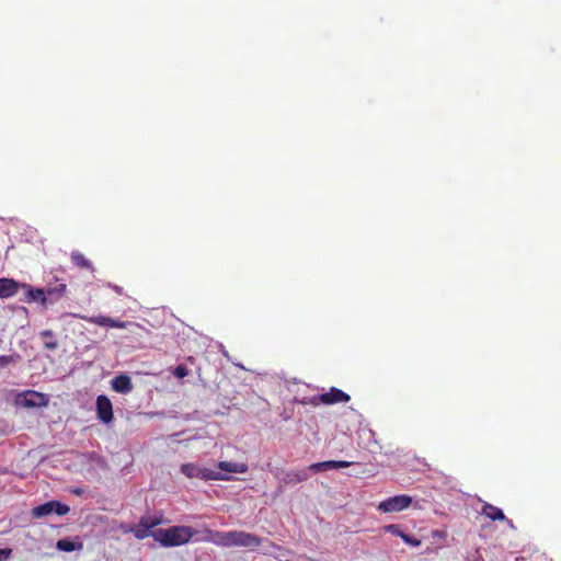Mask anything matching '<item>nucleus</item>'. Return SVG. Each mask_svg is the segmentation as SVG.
I'll return each mask as SVG.
<instances>
[{
    "instance_id": "obj_1",
    "label": "nucleus",
    "mask_w": 561,
    "mask_h": 561,
    "mask_svg": "<svg viewBox=\"0 0 561 561\" xmlns=\"http://www.w3.org/2000/svg\"><path fill=\"white\" fill-rule=\"evenodd\" d=\"M202 535L195 541L213 542L218 547H243V548H257L262 543L261 537L244 533V530H214L205 528L199 530Z\"/></svg>"
},
{
    "instance_id": "obj_2",
    "label": "nucleus",
    "mask_w": 561,
    "mask_h": 561,
    "mask_svg": "<svg viewBox=\"0 0 561 561\" xmlns=\"http://www.w3.org/2000/svg\"><path fill=\"white\" fill-rule=\"evenodd\" d=\"M195 535H199V530L188 526H174L167 529L159 528L152 530L154 540L165 548L181 547V545L190 542Z\"/></svg>"
},
{
    "instance_id": "obj_3",
    "label": "nucleus",
    "mask_w": 561,
    "mask_h": 561,
    "mask_svg": "<svg viewBox=\"0 0 561 561\" xmlns=\"http://www.w3.org/2000/svg\"><path fill=\"white\" fill-rule=\"evenodd\" d=\"M351 400L350 394L340 390V388L331 387L330 391L316 394L314 397L308 400V403L318 407V405H332L337 404V402H347Z\"/></svg>"
},
{
    "instance_id": "obj_4",
    "label": "nucleus",
    "mask_w": 561,
    "mask_h": 561,
    "mask_svg": "<svg viewBox=\"0 0 561 561\" xmlns=\"http://www.w3.org/2000/svg\"><path fill=\"white\" fill-rule=\"evenodd\" d=\"M181 472L187 478H199L204 480H228L229 477L224 474L221 471H215L211 469H203L194 463H184L181 466Z\"/></svg>"
},
{
    "instance_id": "obj_5",
    "label": "nucleus",
    "mask_w": 561,
    "mask_h": 561,
    "mask_svg": "<svg viewBox=\"0 0 561 561\" xmlns=\"http://www.w3.org/2000/svg\"><path fill=\"white\" fill-rule=\"evenodd\" d=\"M411 503L412 496L410 495H394L380 502L378 510L385 512L386 514H391V512H401L409 508Z\"/></svg>"
},
{
    "instance_id": "obj_6",
    "label": "nucleus",
    "mask_w": 561,
    "mask_h": 561,
    "mask_svg": "<svg viewBox=\"0 0 561 561\" xmlns=\"http://www.w3.org/2000/svg\"><path fill=\"white\" fill-rule=\"evenodd\" d=\"M18 402L26 408H35L47 405L48 400L44 393L37 391H25L18 394Z\"/></svg>"
},
{
    "instance_id": "obj_7",
    "label": "nucleus",
    "mask_w": 561,
    "mask_h": 561,
    "mask_svg": "<svg viewBox=\"0 0 561 561\" xmlns=\"http://www.w3.org/2000/svg\"><path fill=\"white\" fill-rule=\"evenodd\" d=\"M96 414L104 424H110L114 419L113 405L110 398L105 397V394H99L96 399Z\"/></svg>"
},
{
    "instance_id": "obj_8",
    "label": "nucleus",
    "mask_w": 561,
    "mask_h": 561,
    "mask_svg": "<svg viewBox=\"0 0 561 561\" xmlns=\"http://www.w3.org/2000/svg\"><path fill=\"white\" fill-rule=\"evenodd\" d=\"M310 474L308 469L301 470H293V471H283L279 477V481L283 484H296L305 482V480L309 479Z\"/></svg>"
},
{
    "instance_id": "obj_9",
    "label": "nucleus",
    "mask_w": 561,
    "mask_h": 561,
    "mask_svg": "<svg viewBox=\"0 0 561 561\" xmlns=\"http://www.w3.org/2000/svg\"><path fill=\"white\" fill-rule=\"evenodd\" d=\"M20 288L24 290V299L26 302H39L42 305H45L46 294L44 289L32 288L30 284H20Z\"/></svg>"
},
{
    "instance_id": "obj_10",
    "label": "nucleus",
    "mask_w": 561,
    "mask_h": 561,
    "mask_svg": "<svg viewBox=\"0 0 561 561\" xmlns=\"http://www.w3.org/2000/svg\"><path fill=\"white\" fill-rule=\"evenodd\" d=\"M83 319H85L90 323L104 325V328H115V329H125L126 328V322L115 320V318H111L107 316L83 317Z\"/></svg>"
},
{
    "instance_id": "obj_11",
    "label": "nucleus",
    "mask_w": 561,
    "mask_h": 561,
    "mask_svg": "<svg viewBox=\"0 0 561 561\" xmlns=\"http://www.w3.org/2000/svg\"><path fill=\"white\" fill-rule=\"evenodd\" d=\"M112 388L115 392L118 393H128L133 390V381L130 377L126 374L117 375L112 381H111Z\"/></svg>"
},
{
    "instance_id": "obj_12",
    "label": "nucleus",
    "mask_w": 561,
    "mask_h": 561,
    "mask_svg": "<svg viewBox=\"0 0 561 561\" xmlns=\"http://www.w3.org/2000/svg\"><path fill=\"white\" fill-rule=\"evenodd\" d=\"M19 288L20 284L14 278L0 277V298L14 296Z\"/></svg>"
},
{
    "instance_id": "obj_13",
    "label": "nucleus",
    "mask_w": 561,
    "mask_h": 561,
    "mask_svg": "<svg viewBox=\"0 0 561 561\" xmlns=\"http://www.w3.org/2000/svg\"><path fill=\"white\" fill-rule=\"evenodd\" d=\"M482 514L485 515L492 522L501 520L511 523V520H507V518L504 516L503 510L493 506V504L491 503L483 504Z\"/></svg>"
},
{
    "instance_id": "obj_14",
    "label": "nucleus",
    "mask_w": 561,
    "mask_h": 561,
    "mask_svg": "<svg viewBox=\"0 0 561 561\" xmlns=\"http://www.w3.org/2000/svg\"><path fill=\"white\" fill-rule=\"evenodd\" d=\"M217 468L222 471L228 472H247L249 470V466L243 462H229V460H221Z\"/></svg>"
},
{
    "instance_id": "obj_15",
    "label": "nucleus",
    "mask_w": 561,
    "mask_h": 561,
    "mask_svg": "<svg viewBox=\"0 0 561 561\" xmlns=\"http://www.w3.org/2000/svg\"><path fill=\"white\" fill-rule=\"evenodd\" d=\"M71 260L75 265H77L79 268L83 270H93V265L90 262L88 257H85L81 252L73 251L71 253Z\"/></svg>"
},
{
    "instance_id": "obj_16",
    "label": "nucleus",
    "mask_w": 561,
    "mask_h": 561,
    "mask_svg": "<svg viewBox=\"0 0 561 561\" xmlns=\"http://www.w3.org/2000/svg\"><path fill=\"white\" fill-rule=\"evenodd\" d=\"M39 336L45 340L44 346L47 350H56L58 347V342L54 340V333L50 329L43 330L39 333Z\"/></svg>"
},
{
    "instance_id": "obj_17",
    "label": "nucleus",
    "mask_w": 561,
    "mask_h": 561,
    "mask_svg": "<svg viewBox=\"0 0 561 561\" xmlns=\"http://www.w3.org/2000/svg\"><path fill=\"white\" fill-rule=\"evenodd\" d=\"M51 512H53V503L50 501V502H46L44 504H39V506L33 508L32 515L34 517H43V516L50 515Z\"/></svg>"
},
{
    "instance_id": "obj_18",
    "label": "nucleus",
    "mask_w": 561,
    "mask_h": 561,
    "mask_svg": "<svg viewBox=\"0 0 561 561\" xmlns=\"http://www.w3.org/2000/svg\"><path fill=\"white\" fill-rule=\"evenodd\" d=\"M163 523L162 516H142V527L147 528L148 531L158 527V525Z\"/></svg>"
},
{
    "instance_id": "obj_19",
    "label": "nucleus",
    "mask_w": 561,
    "mask_h": 561,
    "mask_svg": "<svg viewBox=\"0 0 561 561\" xmlns=\"http://www.w3.org/2000/svg\"><path fill=\"white\" fill-rule=\"evenodd\" d=\"M130 531H133L137 540H144L149 535L152 536V533H148L147 528L144 527V517L140 518L137 526L133 527Z\"/></svg>"
},
{
    "instance_id": "obj_20",
    "label": "nucleus",
    "mask_w": 561,
    "mask_h": 561,
    "mask_svg": "<svg viewBox=\"0 0 561 561\" xmlns=\"http://www.w3.org/2000/svg\"><path fill=\"white\" fill-rule=\"evenodd\" d=\"M56 548L62 551H73L82 548V543H75L69 539H61L56 542Z\"/></svg>"
},
{
    "instance_id": "obj_21",
    "label": "nucleus",
    "mask_w": 561,
    "mask_h": 561,
    "mask_svg": "<svg viewBox=\"0 0 561 561\" xmlns=\"http://www.w3.org/2000/svg\"><path fill=\"white\" fill-rule=\"evenodd\" d=\"M21 359V355L10 354V355H0V369L5 368L9 365H14V363L19 362Z\"/></svg>"
},
{
    "instance_id": "obj_22",
    "label": "nucleus",
    "mask_w": 561,
    "mask_h": 561,
    "mask_svg": "<svg viewBox=\"0 0 561 561\" xmlns=\"http://www.w3.org/2000/svg\"><path fill=\"white\" fill-rule=\"evenodd\" d=\"M352 465L353 462H348V460H327V470L342 469V467Z\"/></svg>"
},
{
    "instance_id": "obj_23",
    "label": "nucleus",
    "mask_w": 561,
    "mask_h": 561,
    "mask_svg": "<svg viewBox=\"0 0 561 561\" xmlns=\"http://www.w3.org/2000/svg\"><path fill=\"white\" fill-rule=\"evenodd\" d=\"M51 503H53V512L56 515L62 516V515H67V513L69 512V507L67 504H62L57 501H51Z\"/></svg>"
},
{
    "instance_id": "obj_24",
    "label": "nucleus",
    "mask_w": 561,
    "mask_h": 561,
    "mask_svg": "<svg viewBox=\"0 0 561 561\" xmlns=\"http://www.w3.org/2000/svg\"><path fill=\"white\" fill-rule=\"evenodd\" d=\"M325 470H327V460H324L323 462L312 463L308 467V472L309 471L321 472V471H325Z\"/></svg>"
},
{
    "instance_id": "obj_25",
    "label": "nucleus",
    "mask_w": 561,
    "mask_h": 561,
    "mask_svg": "<svg viewBox=\"0 0 561 561\" xmlns=\"http://www.w3.org/2000/svg\"><path fill=\"white\" fill-rule=\"evenodd\" d=\"M401 538L402 540L405 542V543H409L411 545V547H419V545H421V541L416 539V537H412L410 535H407L404 533H402L401 535Z\"/></svg>"
},
{
    "instance_id": "obj_26",
    "label": "nucleus",
    "mask_w": 561,
    "mask_h": 561,
    "mask_svg": "<svg viewBox=\"0 0 561 561\" xmlns=\"http://www.w3.org/2000/svg\"><path fill=\"white\" fill-rule=\"evenodd\" d=\"M188 374V368L184 365H180L174 368V375L176 378L183 379Z\"/></svg>"
},
{
    "instance_id": "obj_27",
    "label": "nucleus",
    "mask_w": 561,
    "mask_h": 561,
    "mask_svg": "<svg viewBox=\"0 0 561 561\" xmlns=\"http://www.w3.org/2000/svg\"><path fill=\"white\" fill-rule=\"evenodd\" d=\"M387 531H389L392 535L400 536L402 535V530H400V527L397 526V524H390L385 528Z\"/></svg>"
}]
</instances>
